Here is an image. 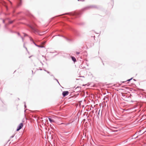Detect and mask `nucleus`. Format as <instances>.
I'll list each match as a JSON object with an SVG mask.
<instances>
[{
	"label": "nucleus",
	"instance_id": "f257e3e1",
	"mask_svg": "<svg viewBox=\"0 0 146 146\" xmlns=\"http://www.w3.org/2000/svg\"><path fill=\"white\" fill-rule=\"evenodd\" d=\"M23 126V123H21L19 124L17 127V131H18L21 129Z\"/></svg>",
	"mask_w": 146,
	"mask_h": 146
},
{
	"label": "nucleus",
	"instance_id": "f03ea898",
	"mask_svg": "<svg viewBox=\"0 0 146 146\" xmlns=\"http://www.w3.org/2000/svg\"><path fill=\"white\" fill-rule=\"evenodd\" d=\"M69 94V92L67 91H64L62 92V95L64 97H65L66 96L68 95Z\"/></svg>",
	"mask_w": 146,
	"mask_h": 146
},
{
	"label": "nucleus",
	"instance_id": "7ed1b4c3",
	"mask_svg": "<svg viewBox=\"0 0 146 146\" xmlns=\"http://www.w3.org/2000/svg\"><path fill=\"white\" fill-rule=\"evenodd\" d=\"M48 119L50 121L51 123H54L55 122V121L53 119H52L50 118H48Z\"/></svg>",
	"mask_w": 146,
	"mask_h": 146
},
{
	"label": "nucleus",
	"instance_id": "20e7f679",
	"mask_svg": "<svg viewBox=\"0 0 146 146\" xmlns=\"http://www.w3.org/2000/svg\"><path fill=\"white\" fill-rule=\"evenodd\" d=\"M72 59L74 62H75L76 61V59L75 57L72 56Z\"/></svg>",
	"mask_w": 146,
	"mask_h": 146
},
{
	"label": "nucleus",
	"instance_id": "39448f33",
	"mask_svg": "<svg viewBox=\"0 0 146 146\" xmlns=\"http://www.w3.org/2000/svg\"><path fill=\"white\" fill-rule=\"evenodd\" d=\"M31 28L34 31H35V28L33 27H31Z\"/></svg>",
	"mask_w": 146,
	"mask_h": 146
},
{
	"label": "nucleus",
	"instance_id": "423d86ee",
	"mask_svg": "<svg viewBox=\"0 0 146 146\" xmlns=\"http://www.w3.org/2000/svg\"><path fill=\"white\" fill-rule=\"evenodd\" d=\"M78 1H84V0H78Z\"/></svg>",
	"mask_w": 146,
	"mask_h": 146
},
{
	"label": "nucleus",
	"instance_id": "0eeeda50",
	"mask_svg": "<svg viewBox=\"0 0 146 146\" xmlns=\"http://www.w3.org/2000/svg\"><path fill=\"white\" fill-rule=\"evenodd\" d=\"M132 79V78H131V79H129V80H127V81H130Z\"/></svg>",
	"mask_w": 146,
	"mask_h": 146
},
{
	"label": "nucleus",
	"instance_id": "6e6552de",
	"mask_svg": "<svg viewBox=\"0 0 146 146\" xmlns=\"http://www.w3.org/2000/svg\"><path fill=\"white\" fill-rule=\"evenodd\" d=\"M45 42H44L43 43H42V44H43V45H44V44H45Z\"/></svg>",
	"mask_w": 146,
	"mask_h": 146
},
{
	"label": "nucleus",
	"instance_id": "1a4fd4ad",
	"mask_svg": "<svg viewBox=\"0 0 146 146\" xmlns=\"http://www.w3.org/2000/svg\"><path fill=\"white\" fill-rule=\"evenodd\" d=\"M40 46V47H43V46Z\"/></svg>",
	"mask_w": 146,
	"mask_h": 146
},
{
	"label": "nucleus",
	"instance_id": "9d476101",
	"mask_svg": "<svg viewBox=\"0 0 146 146\" xmlns=\"http://www.w3.org/2000/svg\"><path fill=\"white\" fill-rule=\"evenodd\" d=\"M100 110H99V113H98V115H99V114H100Z\"/></svg>",
	"mask_w": 146,
	"mask_h": 146
},
{
	"label": "nucleus",
	"instance_id": "9b49d317",
	"mask_svg": "<svg viewBox=\"0 0 146 146\" xmlns=\"http://www.w3.org/2000/svg\"><path fill=\"white\" fill-rule=\"evenodd\" d=\"M100 110H99V113H98V115H99V114H100Z\"/></svg>",
	"mask_w": 146,
	"mask_h": 146
},
{
	"label": "nucleus",
	"instance_id": "f8f14e48",
	"mask_svg": "<svg viewBox=\"0 0 146 146\" xmlns=\"http://www.w3.org/2000/svg\"><path fill=\"white\" fill-rule=\"evenodd\" d=\"M77 54H79V52H77Z\"/></svg>",
	"mask_w": 146,
	"mask_h": 146
}]
</instances>
